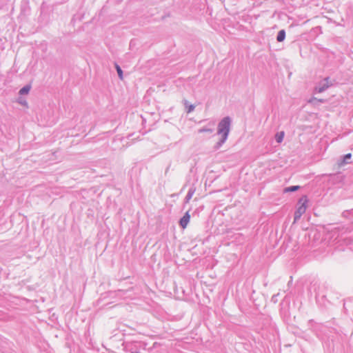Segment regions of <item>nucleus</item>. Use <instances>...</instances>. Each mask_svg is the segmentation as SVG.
<instances>
[{
  "instance_id": "39448f33",
  "label": "nucleus",
  "mask_w": 353,
  "mask_h": 353,
  "mask_svg": "<svg viewBox=\"0 0 353 353\" xmlns=\"http://www.w3.org/2000/svg\"><path fill=\"white\" fill-rule=\"evenodd\" d=\"M31 88V86L30 85H26L23 88H22L20 90H19V94L23 95V94H27L30 90Z\"/></svg>"
},
{
  "instance_id": "f8f14e48",
  "label": "nucleus",
  "mask_w": 353,
  "mask_h": 353,
  "mask_svg": "<svg viewBox=\"0 0 353 353\" xmlns=\"http://www.w3.org/2000/svg\"><path fill=\"white\" fill-rule=\"evenodd\" d=\"M315 101H316V98H312L309 100L310 103H314Z\"/></svg>"
},
{
  "instance_id": "9d476101",
  "label": "nucleus",
  "mask_w": 353,
  "mask_h": 353,
  "mask_svg": "<svg viewBox=\"0 0 353 353\" xmlns=\"http://www.w3.org/2000/svg\"><path fill=\"white\" fill-rule=\"evenodd\" d=\"M199 132H212V130L210 129H201L199 130Z\"/></svg>"
},
{
  "instance_id": "ddd939ff",
  "label": "nucleus",
  "mask_w": 353,
  "mask_h": 353,
  "mask_svg": "<svg viewBox=\"0 0 353 353\" xmlns=\"http://www.w3.org/2000/svg\"><path fill=\"white\" fill-rule=\"evenodd\" d=\"M351 157V154H347L345 156V159H350Z\"/></svg>"
},
{
  "instance_id": "0eeeda50",
  "label": "nucleus",
  "mask_w": 353,
  "mask_h": 353,
  "mask_svg": "<svg viewBox=\"0 0 353 353\" xmlns=\"http://www.w3.org/2000/svg\"><path fill=\"white\" fill-rule=\"evenodd\" d=\"M116 69H117V71L118 72V75H119V78L121 79H123V72H122L121 68L118 65H116Z\"/></svg>"
},
{
  "instance_id": "20e7f679",
  "label": "nucleus",
  "mask_w": 353,
  "mask_h": 353,
  "mask_svg": "<svg viewBox=\"0 0 353 353\" xmlns=\"http://www.w3.org/2000/svg\"><path fill=\"white\" fill-rule=\"evenodd\" d=\"M285 32L283 30H281L279 32L276 39L279 42H281L285 39Z\"/></svg>"
},
{
  "instance_id": "1a4fd4ad",
  "label": "nucleus",
  "mask_w": 353,
  "mask_h": 353,
  "mask_svg": "<svg viewBox=\"0 0 353 353\" xmlns=\"http://www.w3.org/2000/svg\"><path fill=\"white\" fill-rule=\"evenodd\" d=\"M299 186H291L290 188H288L286 190L288 191V192H293V191H296L299 189Z\"/></svg>"
},
{
  "instance_id": "9b49d317",
  "label": "nucleus",
  "mask_w": 353,
  "mask_h": 353,
  "mask_svg": "<svg viewBox=\"0 0 353 353\" xmlns=\"http://www.w3.org/2000/svg\"><path fill=\"white\" fill-rule=\"evenodd\" d=\"M194 108V106L192 105H190L189 107H188V112H190L191 111H192Z\"/></svg>"
},
{
  "instance_id": "f257e3e1",
  "label": "nucleus",
  "mask_w": 353,
  "mask_h": 353,
  "mask_svg": "<svg viewBox=\"0 0 353 353\" xmlns=\"http://www.w3.org/2000/svg\"><path fill=\"white\" fill-rule=\"evenodd\" d=\"M230 126V120L228 117L224 118L219 124L218 126V134L221 136V139L220 143L216 145V148L221 146V145L226 140Z\"/></svg>"
},
{
  "instance_id": "7ed1b4c3",
  "label": "nucleus",
  "mask_w": 353,
  "mask_h": 353,
  "mask_svg": "<svg viewBox=\"0 0 353 353\" xmlns=\"http://www.w3.org/2000/svg\"><path fill=\"white\" fill-rule=\"evenodd\" d=\"M190 220V214L187 212L185 215L181 219L179 223L180 225L185 229Z\"/></svg>"
},
{
  "instance_id": "f03ea898",
  "label": "nucleus",
  "mask_w": 353,
  "mask_h": 353,
  "mask_svg": "<svg viewBox=\"0 0 353 353\" xmlns=\"http://www.w3.org/2000/svg\"><path fill=\"white\" fill-rule=\"evenodd\" d=\"M308 198L307 196H302L298 201L297 209L294 212V222L299 220L305 214L308 207Z\"/></svg>"
},
{
  "instance_id": "423d86ee",
  "label": "nucleus",
  "mask_w": 353,
  "mask_h": 353,
  "mask_svg": "<svg viewBox=\"0 0 353 353\" xmlns=\"http://www.w3.org/2000/svg\"><path fill=\"white\" fill-rule=\"evenodd\" d=\"M284 137V132H280L275 136L276 140L278 143H281Z\"/></svg>"
},
{
  "instance_id": "6e6552de",
  "label": "nucleus",
  "mask_w": 353,
  "mask_h": 353,
  "mask_svg": "<svg viewBox=\"0 0 353 353\" xmlns=\"http://www.w3.org/2000/svg\"><path fill=\"white\" fill-rule=\"evenodd\" d=\"M328 87H329V85H328V84H326L325 85H323V86H322V87H320V88H316V91H317L318 92H323L325 88H328Z\"/></svg>"
}]
</instances>
